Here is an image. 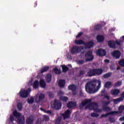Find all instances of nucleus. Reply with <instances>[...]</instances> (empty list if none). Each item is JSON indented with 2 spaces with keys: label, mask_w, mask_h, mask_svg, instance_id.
I'll list each match as a JSON object with an SVG mask.
<instances>
[{
  "label": "nucleus",
  "mask_w": 124,
  "mask_h": 124,
  "mask_svg": "<svg viewBox=\"0 0 124 124\" xmlns=\"http://www.w3.org/2000/svg\"><path fill=\"white\" fill-rule=\"evenodd\" d=\"M96 84H98L97 89L98 90L101 87V81L97 79H94L91 81L88 82L85 85V91L88 93H94L97 92L95 89Z\"/></svg>",
  "instance_id": "obj_1"
},
{
  "label": "nucleus",
  "mask_w": 124,
  "mask_h": 124,
  "mask_svg": "<svg viewBox=\"0 0 124 124\" xmlns=\"http://www.w3.org/2000/svg\"><path fill=\"white\" fill-rule=\"evenodd\" d=\"M13 115L17 118V123L19 124H25V118L24 116L21 115V113L18 112L17 110H15L13 112Z\"/></svg>",
  "instance_id": "obj_2"
},
{
  "label": "nucleus",
  "mask_w": 124,
  "mask_h": 124,
  "mask_svg": "<svg viewBox=\"0 0 124 124\" xmlns=\"http://www.w3.org/2000/svg\"><path fill=\"white\" fill-rule=\"evenodd\" d=\"M119 111H111L108 113H107L106 114H102L101 115V117L102 118H106L107 117H108L109 115H110L111 116H113V115H117V114H122L123 113V111H121L120 110H124V106H120L119 107Z\"/></svg>",
  "instance_id": "obj_3"
},
{
  "label": "nucleus",
  "mask_w": 124,
  "mask_h": 124,
  "mask_svg": "<svg viewBox=\"0 0 124 124\" xmlns=\"http://www.w3.org/2000/svg\"><path fill=\"white\" fill-rule=\"evenodd\" d=\"M82 50H84V46H75L72 47L71 53L72 55H76V54H79Z\"/></svg>",
  "instance_id": "obj_4"
},
{
  "label": "nucleus",
  "mask_w": 124,
  "mask_h": 124,
  "mask_svg": "<svg viewBox=\"0 0 124 124\" xmlns=\"http://www.w3.org/2000/svg\"><path fill=\"white\" fill-rule=\"evenodd\" d=\"M62 103L60 102L58 100L55 99L54 101L53 104L52 105V107L56 110H60L62 108Z\"/></svg>",
  "instance_id": "obj_5"
},
{
  "label": "nucleus",
  "mask_w": 124,
  "mask_h": 124,
  "mask_svg": "<svg viewBox=\"0 0 124 124\" xmlns=\"http://www.w3.org/2000/svg\"><path fill=\"white\" fill-rule=\"evenodd\" d=\"M85 58H90L86 59V62H92L93 59H94V57L93 55V51L92 50H88L85 54Z\"/></svg>",
  "instance_id": "obj_6"
},
{
  "label": "nucleus",
  "mask_w": 124,
  "mask_h": 124,
  "mask_svg": "<svg viewBox=\"0 0 124 124\" xmlns=\"http://www.w3.org/2000/svg\"><path fill=\"white\" fill-rule=\"evenodd\" d=\"M29 92H31V88H29L27 90L20 91L19 92L20 97H22L23 98L28 97V96L29 95Z\"/></svg>",
  "instance_id": "obj_7"
},
{
  "label": "nucleus",
  "mask_w": 124,
  "mask_h": 124,
  "mask_svg": "<svg viewBox=\"0 0 124 124\" xmlns=\"http://www.w3.org/2000/svg\"><path fill=\"white\" fill-rule=\"evenodd\" d=\"M68 90L72 91L73 95H76L77 94V86L75 84H71L68 87Z\"/></svg>",
  "instance_id": "obj_8"
},
{
  "label": "nucleus",
  "mask_w": 124,
  "mask_h": 124,
  "mask_svg": "<svg viewBox=\"0 0 124 124\" xmlns=\"http://www.w3.org/2000/svg\"><path fill=\"white\" fill-rule=\"evenodd\" d=\"M87 107L89 108L90 110H94L95 111L96 108H98V104L96 102H92L88 105Z\"/></svg>",
  "instance_id": "obj_9"
},
{
  "label": "nucleus",
  "mask_w": 124,
  "mask_h": 124,
  "mask_svg": "<svg viewBox=\"0 0 124 124\" xmlns=\"http://www.w3.org/2000/svg\"><path fill=\"white\" fill-rule=\"evenodd\" d=\"M45 98V94L40 93V94H38L36 95V97L35 98V101L37 103L38 102H40V101H42V100H43Z\"/></svg>",
  "instance_id": "obj_10"
},
{
  "label": "nucleus",
  "mask_w": 124,
  "mask_h": 124,
  "mask_svg": "<svg viewBox=\"0 0 124 124\" xmlns=\"http://www.w3.org/2000/svg\"><path fill=\"white\" fill-rule=\"evenodd\" d=\"M121 55H122V54L119 50H114L111 53V56H112L113 58H115L116 60H119V59L121 58Z\"/></svg>",
  "instance_id": "obj_11"
},
{
  "label": "nucleus",
  "mask_w": 124,
  "mask_h": 124,
  "mask_svg": "<svg viewBox=\"0 0 124 124\" xmlns=\"http://www.w3.org/2000/svg\"><path fill=\"white\" fill-rule=\"evenodd\" d=\"M96 53L99 57H103L106 55V50L103 49H99L96 51Z\"/></svg>",
  "instance_id": "obj_12"
},
{
  "label": "nucleus",
  "mask_w": 124,
  "mask_h": 124,
  "mask_svg": "<svg viewBox=\"0 0 124 124\" xmlns=\"http://www.w3.org/2000/svg\"><path fill=\"white\" fill-rule=\"evenodd\" d=\"M85 49H91V48H93V45H94V43L92 41L85 43Z\"/></svg>",
  "instance_id": "obj_13"
},
{
  "label": "nucleus",
  "mask_w": 124,
  "mask_h": 124,
  "mask_svg": "<svg viewBox=\"0 0 124 124\" xmlns=\"http://www.w3.org/2000/svg\"><path fill=\"white\" fill-rule=\"evenodd\" d=\"M70 114H71V112L69 109H67L64 113L62 114V116L63 120H66V119H68L70 117Z\"/></svg>",
  "instance_id": "obj_14"
},
{
  "label": "nucleus",
  "mask_w": 124,
  "mask_h": 124,
  "mask_svg": "<svg viewBox=\"0 0 124 124\" xmlns=\"http://www.w3.org/2000/svg\"><path fill=\"white\" fill-rule=\"evenodd\" d=\"M87 75L89 77H92V76H95V72L94 69H90L87 72Z\"/></svg>",
  "instance_id": "obj_15"
},
{
  "label": "nucleus",
  "mask_w": 124,
  "mask_h": 124,
  "mask_svg": "<svg viewBox=\"0 0 124 124\" xmlns=\"http://www.w3.org/2000/svg\"><path fill=\"white\" fill-rule=\"evenodd\" d=\"M33 121H34V119H33V117L31 116H29L26 119V124H33Z\"/></svg>",
  "instance_id": "obj_16"
},
{
  "label": "nucleus",
  "mask_w": 124,
  "mask_h": 124,
  "mask_svg": "<svg viewBox=\"0 0 124 124\" xmlns=\"http://www.w3.org/2000/svg\"><path fill=\"white\" fill-rule=\"evenodd\" d=\"M76 106H77V103L75 102H69L67 104L68 108H73V107H76Z\"/></svg>",
  "instance_id": "obj_17"
},
{
  "label": "nucleus",
  "mask_w": 124,
  "mask_h": 124,
  "mask_svg": "<svg viewBox=\"0 0 124 124\" xmlns=\"http://www.w3.org/2000/svg\"><path fill=\"white\" fill-rule=\"evenodd\" d=\"M108 46L109 48H115L116 47V43L114 41H108Z\"/></svg>",
  "instance_id": "obj_18"
},
{
  "label": "nucleus",
  "mask_w": 124,
  "mask_h": 124,
  "mask_svg": "<svg viewBox=\"0 0 124 124\" xmlns=\"http://www.w3.org/2000/svg\"><path fill=\"white\" fill-rule=\"evenodd\" d=\"M95 70V76L96 75H101L103 73V70L101 68L94 69Z\"/></svg>",
  "instance_id": "obj_19"
},
{
  "label": "nucleus",
  "mask_w": 124,
  "mask_h": 124,
  "mask_svg": "<svg viewBox=\"0 0 124 124\" xmlns=\"http://www.w3.org/2000/svg\"><path fill=\"white\" fill-rule=\"evenodd\" d=\"M64 85H65V80L64 79L60 80L58 82V86L60 87V88H63L64 87Z\"/></svg>",
  "instance_id": "obj_20"
},
{
  "label": "nucleus",
  "mask_w": 124,
  "mask_h": 124,
  "mask_svg": "<svg viewBox=\"0 0 124 124\" xmlns=\"http://www.w3.org/2000/svg\"><path fill=\"white\" fill-rule=\"evenodd\" d=\"M75 43L77 45H85V44L83 40H75Z\"/></svg>",
  "instance_id": "obj_21"
},
{
  "label": "nucleus",
  "mask_w": 124,
  "mask_h": 124,
  "mask_svg": "<svg viewBox=\"0 0 124 124\" xmlns=\"http://www.w3.org/2000/svg\"><path fill=\"white\" fill-rule=\"evenodd\" d=\"M120 91L119 89H113L111 91V93L112 95H117L120 93Z\"/></svg>",
  "instance_id": "obj_22"
},
{
  "label": "nucleus",
  "mask_w": 124,
  "mask_h": 124,
  "mask_svg": "<svg viewBox=\"0 0 124 124\" xmlns=\"http://www.w3.org/2000/svg\"><path fill=\"white\" fill-rule=\"evenodd\" d=\"M46 83H50L52 80V75L51 74H48L46 77Z\"/></svg>",
  "instance_id": "obj_23"
},
{
  "label": "nucleus",
  "mask_w": 124,
  "mask_h": 124,
  "mask_svg": "<svg viewBox=\"0 0 124 124\" xmlns=\"http://www.w3.org/2000/svg\"><path fill=\"white\" fill-rule=\"evenodd\" d=\"M40 110L41 111H43V112H44L45 113H46V114H49L50 116H54V113L51 110H46L42 108H40Z\"/></svg>",
  "instance_id": "obj_24"
},
{
  "label": "nucleus",
  "mask_w": 124,
  "mask_h": 124,
  "mask_svg": "<svg viewBox=\"0 0 124 124\" xmlns=\"http://www.w3.org/2000/svg\"><path fill=\"white\" fill-rule=\"evenodd\" d=\"M97 40L98 42H103L104 41V37L102 35H98L97 36Z\"/></svg>",
  "instance_id": "obj_25"
},
{
  "label": "nucleus",
  "mask_w": 124,
  "mask_h": 124,
  "mask_svg": "<svg viewBox=\"0 0 124 124\" xmlns=\"http://www.w3.org/2000/svg\"><path fill=\"white\" fill-rule=\"evenodd\" d=\"M49 67L48 66H44L42 68V69L40 71V73H43L44 72H46L47 70H49Z\"/></svg>",
  "instance_id": "obj_26"
},
{
  "label": "nucleus",
  "mask_w": 124,
  "mask_h": 124,
  "mask_svg": "<svg viewBox=\"0 0 124 124\" xmlns=\"http://www.w3.org/2000/svg\"><path fill=\"white\" fill-rule=\"evenodd\" d=\"M112 84L111 81H107L105 84V88H106L107 89H109L111 88Z\"/></svg>",
  "instance_id": "obj_27"
},
{
  "label": "nucleus",
  "mask_w": 124,
  "mask_h": 124,
  "mask_svg": "<svg viewBox=\"0 0 124 124\" xmlns=\"http://www.w3.org/2000/svg\"><path fill=\"white\" fill-rule=\"evenodd\" d=\"M86 74V71L80 70L79 73L78 74V77H83Z\"/></svg>",
  "instance_id": "obj_28"
},
{
  "label": "nucleus",
  "mask_w": 124,
  "mask_h": 124,
  "mask_svg": "<svg viewBox=\"0 0 124 124\" xmlns=\"http://www.w3.org/2000/svg\"><path fill=\"white\" fill-rule=\"evenodd\" d=\"M40 86L41 88H46V83L45 81L43 79H41L40 80Z\"/></svg>",
  "instance_id": "obj_29"
},
{
  "label": "nucleus",
  "mask_w": 124,
  "mask_h": 124,
  "mask_svg": "<svg viewBox=\"0 0 124 124\" xmlns=\"http://www.w3.org/2000/svg\"><path fill=\"white\" fill-rule=\"evenodd\" d=\"M39 85V82H38V80H35V81L33 84V89H38Z\"/></svg>",
  "instance_id": "obj_30"
},
{
  "label": "nucleus",
  "mask_w": 124,
  "mask_h": 124,
  "mask_svg": "<svg viewBox=\"0 0 124 124\" xmlns=\"http://www.w3.org/2000/svg\"><path fill=\"white\" fill-rule=\"evenodd\" d=\"M102 29V25L101 24H97L94 26L95 31H100Z\"/></svg>",
  "instance_id": "obj_31"
},
{
  "label": "nucleus",
  "mask_w": 124,
  "mask_h": 124,
  "mask_svg": "<svg viewBox=\"0 0 124 124\" xmlns=\"http://www.w3.org/2000/svg\"><path fill=\"white\" fill-rule=\"evenodd\" d=\"M86 105L87 103L85 100L82 101L81 104L79 105V109H83L84 106H86Z\"/></svg>",
  "instance_id": "obj_32"
},
{
  "label": "nucleus",
  "mask_w": 124,
  "mask_h": 124,
  "mask_svg": "<svg viewBox=\"0 0 124 124\" xmlns=\"http://www.w3.org/2000/svg\"><path fill=\"white\" fill-rule=\"evenodd\" d=\"M103 76L104 78H105V79H107V78H110V77L112 76V73L111 72L108 73L107 74L103 75Z\"/></svg>",
  "instance_id": "obj_33"
},
{
  "label": "nucleus",
  "mask_w": 124,
  "mask_h": 124,
  "mask_svg": "<svg viewBox=\"0 0 124 124\" xmlns=\"http://www.w3.org/2000/svg\"><path fill=\"white\" fill-rule=\"evenodd\" d=\"M61 66L62 67V72H66V71H68V69H69V68L66 65H62Z\"/></svg>",
  "instance_id": "obj_34"
},
{
  "label": "nucleus",
  "mask_w": 124,
  "mask_h": 124,
  "mask_svg": "<svg viewBox=\"0 0 124 124\" xmlns=\"http://www.w3.org/2000/svg\"><path fill=\"white\" fill-rule=\"evenodd\" d=\"M17 108L18 111H22L23 109V105L22 103H18L17 105Z\"/></svg>",
  "instance_id": "obj_35"
},
{
  "label": "nucleus",
  "mask_w": 124,
  "mask_h": 124,
  "mask_svg": "<svg viewBox=\"0 0 124 124\" xmlns=\"http://www.w3.org/2000/svg\"><path fill=\"white\" fill-rule=\"evenodd\" d=\"M122 84L123 81L122 80L118 81L114 84V87H115V88L120 87V86H121Z\"/></svg>",
  "instance_id": "obj_36"
},
{
  "label": "nucleus",
  "mask_w": 124,
  "mask_h": 124,
  "mask_svg": "<svg viewBox=\"0 0 124 124\" xmlns=\"http://www.w3.org/2000/svg\"><path fill=\"white\" fill-rule=\"evenodd\" d=\"M60 100H62L63 102H66L68 100V98L67 97L61 96L60 98Z\"/></svg>",
  "instance_id": "obj_37"
},
{
  "label": "nucleus",
  "mask_w": 124,
  "mask_h": 124,
  "mask_svg": "<svg viewBox=\"0 0 124 124\" xmlns=\"http://www.w3.org/2000/svg\"><path fill=\"white\" fill-rule=\"evenodd\" d=\"M103 110L104 111H106V112H108V111H110L111 108H110L108 106H102Z\"/></svg>",
  "instance_id": "obj_38"
},
{
  "label": "nucleus",
  "mask_w": 124,
  "mask_h": 124,
  "mask_svg": "<svg viewBox=\"0 0 124 124\" xmlns=\"http://www.w3.org/2000/svg\"><path fill=\"white\" fill-rule=\"evenodd\" d=\"M34 102V100L33 99V98H31L30 99H28L27 100V102H28L29 104H32Z\"/></svg>",
  "instance_id": "obj_39"
},
{
  "label": "nucleus",
  "mask_w": 124,
  "mask_h": 124,
  "mask_svg": "<svg viewBox=\"0 0 124 124\" xmlns=\"http://www.w3.org/2000/svg\"><path fill=\"white\" fill-rule=\"evenodd\" d=\"M54 71L55 74H61V70H59L58 68H55Z\"/></svg>",
  "instance_id": "obj_40"
},
{
  "label": "nucleus",
  "mask_w": 124,
  "mask_h": 124,
  "mask_svg": "<svg viewBox=\"0 0 124 124\" xmlns=\"http://www.w3.org/2000/svg\"><path fill=\"white\" fill-rule=\"evenodd\" d=\"M111 103L110 101H103L102 106H108Z\"/></svg>",
  "instance_id": "obj_41"
},
{
  "label": "nucleus",
  "mask_w": 124,
  "mask_h": 124,
  "mask_svg": "<svg viewBox=\"0 0 124 124\" xmlns=\"http://www.w3.org/2000/svg\"><path fill=\"white\" fill-rule=\"evenodd\" d=\"M61 122H62V117H58L55 121V124H61Z\"/></svg>",
  "instance_id": "obj_42"
},
{
  "label": "nucleus",
  "mask_w": 124,
  "mask_h": 124,
  "mask_svg": "<svg viewBox=\"0 0 124 124\" xmlns=\"http://www.w3.org/2000/svg\"><path fill=\"white\" fill-rule=\"evenodd\" d=\"M84 63H85V61H84V60H78L77 61V63L78 64H79L80 65L82 64H84Z\"/></svg>",
  "instance_id": "obj_43"
},
{
  "label": "nucleus",
  "mask_w": 124,
  "mask_h": 124,
  "mask_svg": "<svg viewBox=\"0 0 124 124\" xmlns=\"http://www.w3.org/2000/svg\"><path fill=\"white\" fill-rule=\"evenodd\" d=\"M108 121L110 122L111 123H115L116 122V120H115V118L112 117H109Z\"/></svg>",
  "instance_id": "obj_44"
},
{
  "label": "nucleus",
  "mask_w": 124,
  "mask_h": 124,
  "mask_svg": "<svg viewBox=\"0 0 124 124\" xmlns=\"http://www.w3.org/2000/svg\"><path fill=\"white\" fill-rule=\"evenodd\" d=\"M91 117L98 118V117L99 116V115L97 113L93 112L91 114Z\"/></svg>",
  "instance_id": "obj_45"
},
{
  "label": "nucleus",
  "mask_w": 124,
  "mask_h": 124,
  "mask_svg": "<svg viewBox=\"0 0 124 124\" xmlns=\"http://www.w3.org/2000/svg\"><path fill=\"white\" fill-rule=\"evenodd\" d=\"M55 94L53 92H48V96L49 98H53Z\"/></svg>",
  "instance_id": "obj_46"
},
{
  "label": "nucleus",
  "mask_w": 124,
  "mask_h": 124,
  "mask_svg": "<svg viewBox=\"0 0 124 124\" xmlns=\"http://www.w3.org/2000/svg\"><path fill=\"white\" fill-rule=\"evenodd\" d=\"M115 43V45H117V46H122V41H118V40H116V41H114Z\"/></svg>",
  "instance_id": "obj_47"
},
{
  "label": "nucleus",
  "mask_w": 124,
  "mask_h": 124,
  "mask_svg": "<svg viewBox=\"0 0 124 124\" xmlns=\"http://www.w3.org/2000/svg\"><path fill=\"white\" fill-rule=\"evenodd\" d=\"M43 118H44V121L45 122H48L49 121V116H46V115H44L43 116Z\"/></svg>",
  "instance_id": "obj_48"
},
{
  "label": "nucleus",
  "mask_w": 124,
  "mask_h": 124,
  "mask_svg": "<svg viewBox=\"0 0 124 124\" xmlns=\"http://www.w3.org/2000/svg\"><path fill=\"white\" fill-rule=\"evenodd\" d=\"M121 98H117L116 99L113 100L114 103H115V104H117V103H118V102H120V101L121 100Z\"/></svg>",
  "instance_id": "obj_49"
},
{
  "label": "nucleus",
  "mask_w": 124,
  "mask_h": 124,
  "mask_svg": "<svg viewBox=\"0 0 124 124\" xmlns=\"http://www.w3.org/2000/svg\"><path fill=\"white\" fill-rule=\"evenodd\" d=\"M41 123H42V120H41V118H38L35 122V124H41Z\"/></svg>",
  "instance_id": "obj_50"
},
{
  "label": "nucleus",
  "mask_w": 124,
  "mask_h": 124,
  "mask_svg": "<svg viewBox=\"0 0 124 124\" xmlns=\"http://www.w3.org/2000/svg\"><path fill=\"white\" fill-rule=\"evenodd\" d=\"M85 102H86V104H91L92 103V99H89L88 100H85Z\"/></svg>",
  "instance_id": "obj_51"
},
{
  "label": "nucleus",
  "mask_w": 124,
  "mask_h": 124,
  "mask_svg": "<svg viewBox=\"0 0 124 124\" xmlns=\"http://www.w3.org/2000/svg\"><path fill=\"white\" fill-rule=\"evenodd\" d=\"M95 112H98V113H100L102 112V109L98 108H97L95 109Z\"/></svg>",
  "instance_id": "obj_52"
},
{
  "label": "nucleus",
  "mask_w": 124,
  "mask_h": 124,
  "mask_svg": "<svg viewBox=\"0 0 124 124\" xmlns=\"http://www.w3.org/2000/svg\"><path fill=\"white\" fill-rule=\"evenodd\" d=\"M14 116L13 115H10V121H11V122H13L14 121Z\"/></svg>",
  "instance_id": "obj_53"
},
{
  "label": "nucleus",
  "mask_w": 124,
  "mask_h": 124,
  "mask_svg": "<svg viewBox=\"0 0 124 124\" xmlns=\"http://www.w3.org/2000/svg\"><path fill=\"white\" fill-rule=\"evenodd\" d=\"M82 34H83V32H82L78 33V34L76 36V38H79V37H80V36H82Z\"/></svg>",
  "instance_id": "obj_54"
},
{
  "label": "nucleus",
  "mask_w": 124,
  "mask_h": 124,
  "mask_svg": "<svg viewBox=\"0 0 124 124\" xmlns=\"http://www.w3.org/2000/svg\"><path fill=\"white\" fill-rule=\"evenodd\" d=\"M104 98H106L107 100H110V97L107 95H104Z\"/></svg>",
  "instance_id": "obj_55"
},
{
  "label": "nucleus",
  "mask_w": 124,
  "mask_h": 124,
  "mask_svg": "<svg viewBox=\"0 0 124 124\" xmlns=\"http://www.w3.org/2000/svg\"><path fill=\"white\" fill-rule=\"evenodd\" d=\"M79 96L80 97L84 96V93H83V92H82V91H80L79 92Z\"/></svg>",
  "instance_id": "obj_56"
},
{
  "label": "nucleus",
  "mask_w": 124,
  "mask_h": 124,
  "mask_svg": "<svg viewBox=\"0 0 124 124\" xmlns=\"http://www.w3.org/2000/svg\"><path fill=\"white\" fill-rule=\"evenodd\" d=\"M115 69H116V68H115V67H114V66H110L111 70H115Z\"/></svg>",
  "instance_id": "obj_57"
},
{
  "label": "nucleus",
  "mask_w": 124,
  "mask_h": 124,
  "mask_svg": "<svg viewBox=\"0 0 124 124\" xmlns=\"http://www.w3.org/2000/svg\"><path fill=\"white\" fill-rule=\"evenodd\" d=\"M105 62H106L107 63H109L110 62V61L108 59H106L104 60Z\"/></svg>",
  "instance_id": "obj_58"
},
{
  "label": "nucleus",
  "mask_w": 124,
  "mask_h": 124,
  "mask_svg": "<svg viewBox=\"0 0 124 124\" xmlns=\"http://www.w3.org/2000/svg\"><path fill=\"white\" fill-rule=\"evenodd\" d=\"M121 96L124 98V92L121 94Z\"/></svg>",
  "instance_id": "obj_59"
},
{
  "label": "nucleus",
  "mask_w": 124,
  "mask_h": 124,
  "mask_svg": "<svg viewBox=\"0 0 124 124\" xmlns=\"http://www.w3.org/2000/svg\"><path fill=\"white\" fill-rule=\"evenodd\" d=\"M105 93V90H103L101 91V93Z\"/></svg>",
  "instance_id": "obj_60"
},
{
  "label": "nucleus",
  "mask_w": 124,
  "mask_h": 124,
  "mask_svg": "<svg viewBox=\"0 0 124 124\" xmlns=\"http://www.w3.org/2000/svg\"><path fill=\"white\" fill-rule=\"evenodd\" d=\"M116 69H117V70H119V69H121V67H120V66H118V67H117Z\"/></svg>",
  "instance_id": "obj_61"
},
{
  "label": "nucleus",
  "mask_w": 124,
  "mask_h": 124,
  "mask_svg": "<svg viewBox=\"0 0 124 124\" xmlns=\"http://www.w3.org/2000/svg\"><path fill=\"white\" fill-rule=\"evenodd\" d=\"M36 6H37V2H36L35 3L34 7H35Z\"/></svg>",
  "instance_id": "obj_62"
},
{
  "label": "nucleus",
  "mask_w": 124,
  "mask_h": 124,
  "mask_svg": "<svg viewBox=\"0 0 124 124\" xmlns=\"http://www.w3.org/2000/svg\"><path fill=\"white\" fill-rule=\"evenodd\" d=\"M124 117H122L120 119V120H121L122 121V120H124Z\"/></svg>",
  "instance_id": "obj_63"
},
{
  "label": "nucleus",
  "mask_w": 124,
  "mask_h": 124,
  "mask_svg": "<svg viewBox=\"0 0 124 124\" xmlns=\"http://www.w3.org/2000/svg\"><path fill=\"white\" fill-rule=\"evenodd\" d=\"M123 39L124 40V36H123Z\"/></svg>",
  "instance_id": "obj_64"
}]
</instances>
